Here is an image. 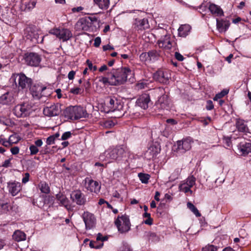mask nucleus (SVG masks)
<instances>
[{"instance_id":"nucleus-17","label":"nucleus","mask_w":251,"mask_h":251,"mask_svg":"<svg viewBox=\"0 0 251 251\" xmlns=\"http://www.w3.org/2000/svg\"><path fill=\"white\" fill-rule=\"evenodd\" d=\"M14 102V95L12 92H7L0 97V103L2 105H9Z\"/></svg>"},{"instance_id":"nucleus-57","label":"nucleus","mask_w":251,"mask_h":251,"mask_svg":"<svg viewBox=\"0 0 251 251\" xmlns=\"http://www.w3.org/2000/svg\"><path fill=\"white\" fill-rule=\"evenodd\" d=\"M29 176H30V175H29V173H25L24 175V177L22 178V183L24 184H25L26 182H27L29 181Z\"/></svg>"},{"instance_id":"nucleus-36","label":"nucleus","mask_w":251,"mask_h":251,"mask_svg":"<svg viewBox=\"0 0 251 251\" xmlns=\"http://www.w3.org/2000/svg\"><path fill=\"white\" fill-rule=\"evenodd\" d=\"M9 210L8 203L3 200H0V213H6Z\"/></svg>"},{"instance_id":"nucleus-26","label":"nucleus","mask_w":251,"mask_h":251,"mask_svg":"<svg viewBox=\"0 0 251 251\" xmlns=\"http://www.w3.org/2000/svg\"><path fill=\"white\" fill-rule=\"evenodd\" d=\"M106 104L109 108L108 111H114L118 108V101L114 98L108 97L106 99Z\"/></svg>"},{"instance_id":"nucleus-58","label":"nucleus","mask_w":251,"mask_h":251,"mask_svg":"<svg viewBox=\"0 0 251 251\" xmlns=\"http://www.w3.org/2000/svg\"><path fill=\"white\" fill-rule=\"evenodd\" d=\"M101 43V39L100 37H96L94 40V46L96 47H99Z\"/></svg>"},{"instance_id":"nucleus-27","label":"nucleus","mask_w":251,"mask_h":251,"mask_svg":"<svg viewBox=\"0 0 251 251\" xmlns=\"http://www.w3.org/2000/svg\"><path fill=\"white\" fill-rule=\"evenodd\" d=\"M28 89H29L33 97H39L41 93L46 89V87H42L38 85H33L32 84Z\"/></svg>"},{"instance_id":"nucleus-55","label":"nucleus","mask_w":251,"mask_h":251,"mask_svg":"<svg viewBox=\"0 0 251 251\" xmlns=\"http://www.w3.org/2000/svg\"><path fill=\"white\" fill-rule=\"evenodd\" d=\"M214 108V105L211 100L207 101L206 108L208 110H211Z\"/></svg>"},{"instance_id":"nucleus-18","label":"nucleus","mask_w":251,"mask_h":251,"mask_svg":"<svg viewBox=\"0 0 251 251\" xmlns=\"http://www.w3.org/2000/svg\"><path fill=\"white\" fill-rule=\"evenodd\" d=\"M86 188L91 192L98 193L100 191V185L98 181L88 179V182L86 184Z\"/></svg>"},{"instance_id":"nucleus-63","label":"nucleus","mask_w":251,"mask_h":251,"mask_svg":"<svg viewBox=\"0 0 251 251\" xmlns=\"http://www.w3.org/2000/svg\"><path fill=\"white\" fill-rule=\"evenodd\" d=\"M43 144V143L42 140L41 139H39L34 142V145L37 146V147L38 148V147H41L42 146Z\"/></svg>"},{"instance_id":"nucleus-16","label":"nucleus","mask_w":251,"mask_h":251,"mask_svg":"<svg viewBox=\"0 0 251 251\" xmlns=\"http://www.w3.org/2000/svg\"><path fill=\"white\" fill-rule=\"evenodd\" d=\"M236 127L238 131L243 133L245 135L251 137V133L249 131V128L245 122L242 119H238L236 120Z\"/></svg>"},{"instance_id":"nucleus-25","label":"nucleus","mask_w":251,"mask_h":251,"mask_svg":"<svg viewBox=\"0 0 251 251\" xmlns=\"http://www.w3.org/2000/svg\"><path fill=\"white\" fill-rule=\"evenodd\" d=\"M217 28L220 32H225L230 25V22L227 20L217 19Z\"/></svg>"},{"instance_id":"nucleus-50","label":"nucleus","mask_w":251,"mask_h":251,"mask_svg":"<svg viewBox=\"0 0 251 251\" xmlns=\"http://www.w3.org/2000/svg\"><path fill=\"white\" fill-rule=\"evenodd\" d=\"M36 2L34 1L29 2L25 4V9L27 10H31L35 6Z\"/></svg>"},{"instance_id":"nucleus-30","label":"nucleus","mask_w":251,"mask_h":251,"mask_svg":"<svg viewBox=\"0 0 251 251\" xmlns=\"http://www.w3.org/2000/svg\"><path fill=\"white\" fill-rule=\"evenodd\" d=\"M74 113V106H69L63 111V115L68 119L75 120Z\"/></svg>"},{"instance_id":"nucleus-43","label":"nucleus","mask_w":251,"mask_h":251,"mask_svg":"<svg viewBox=\"0 0 251 251\" xmlns=\"http://www.w3.org/2000/svg\"><path fill=\"white\" fill-rule=\"evenodd\" d=\"M138 176L140 180L143 183L147 184L149 182V180L150 178V175L147 174L139 173Z\"/></svg>"},{"instance_id":"nucleus-10","label":"nucleus","mask_w":251,"mask_h":251,"mask_svg":"<svg viewBox=\"0 0 251 251\" xmlns=\"http://www.w3.org/2000/svg\"><path fill=\"white\" fill-rule=\"evenodd\" d=\"M160 151V147L157 143L152 144L145 153V157L147 160L154 158Z\"/></svg>"},{"instance_id":"nucleus-34","label":"nucleus","mask_w":251,"mask_h":251,"mask_svg":"<svg viewBox=\"0 0 251 251\" xmlns=\"http://www.w3.org/2000/svg\"><path fill=\"white\" fill-rule=\"evenodd\" d=\"M99 81L105 85L108 84L110 85H113L110 72L108 71L107 73L106 76L100 77Z\"/></svg>"},{"instance_id":"nucleus-37","label":"nucleus","mask_w":251,"mask_h":251,"mask_svg":"<svg viewBox=\"0 0 251 251\" xmlns=\"http://www.w3.org/2000/svg\"><path fill=\"white\" fill-rule=\"evenodd\" d=\"M150 61H155L160 56V51L156 50H151L149 51Z\"/></svg>"},{"instance_id":"nucleus-20","label":"nucleus","mask_w":251,"mask_h":251,"mask_svg":"<svg viewBox=\"0 0 251 251\" xmlns=\"http://www.w3.org/2000/svg\"><path fill=\"white\" fill-rule=\"evenodd\" d=\"M150 101L149 95L145 94L141 96L137 100L138 105L144 109L148 107V104Z\"/></svg>"},{"instance_id":"nucleus-15","label":"nucleus","mask_w":251,"mask_h":251,"mask_svg":"<svg viewBox=\"0 0 251 251\" xmlns=\"http://www.w3.org/2000/svg\"><path fill=\"white\" fill-rule=\"evenodd\" d=\"M27 34L26 35L27 38L29 39L34 43H42L43 41L44 36L40 37L38 32L35 30H32L29 28L27 29Z\"/></svg>"},{"instance_id":"nucleus-49","label":"nucleus","mask_w":251,"mask_h":251,"mask_svg":"<svg viewBox=\"0 0 251 251\" xmlns=\"http://www.w3.org/2000/svg\"><path fill=\"white\" fill-rule=\"evenodd\" d=\"M217 248L213 245H208L203 248L202 251H217Z\"/></svg>"},{"instance_id":"nucleus-9","label":"nucleus","mask_w":251,"mask_h":251,"mask_svg":"<svg viewBox=\"0 0 251 251\" xmlns=\"http://www.w3.org/2000/svg\"><path fill=\"white\" fill-rule=\"evenodd\" d=\"M170 78L171 74L168 71L158 70L153 75V78L163 84H168Z\"/></svg>"},{"instance_id":"nucleus-60","label":"nucleus","mask_w":251,"mask_h":251,"mask_svg":"<svg viewBox=\"0 0 251 251\" xmlns=\"http://www.w3.org/2000/svg\"><path fill=\"white\" fill-rule=\"evenodd\" d=\"M95 244H96L95 242L91 241L89 243V246L91 248L99 249V248H101L103 245V244H102L100 246H97V245H96Z\"/></svg>"},{"instance_id":"nucleus-19","label":"nucleus","mask_w":251,"mask_h":251,"mask_svg":"<svg viewBox=\"0 0 251 251\" xmlns=\"http://www.w3.org/2000/svg\"><path fill=\"white\" fill-rule=\"evenodd\" d=\"M56 199L59 201V204L64 206L67 210L69 211L72 210L71 206L69 203V201L64 195L59 193L56 195Z\"/></svg>"},{"instance_id":"nucleus-23","label":"nucleus","mask_w":251,"mask_h":251,"mask_svg":"<svg viewBox=\"0 0 251 251\" xmlns=\"http://www.w3.org/2000/svg\"><path fill=\"white\" fill-rule=\"evenodd\" d=\"M158 44L160 48L169 50L172 48V43L170 40V35H165L163 38H161L158 41Z\"/></svg>"},{"instance_id":"nucleus-33","label":"nucleus","mask_w":251,"mask_h":251,"mask_svg":"<svg viewBox=\"0 0 251 251\" xmlns=\"http://www.w3.org/2000/svg\"><path fill=\"white\" fill-rule=\"evenodd\" d=\"M95 3L102 10L107 9L109 6V0H94Z\"/></svg>"},{"instance_id":"nucleus-54","label":"nucleus","mask_w":251,"mask_h":251,"mask_svg":"<svg viewBox=\"0 0 251 251\" xmlns=\"http://www.w3.org/2000/svg\"><path fill=\"white\" fill-rule=\"evenodd\" d=\"M224 142L227 147H230L231 146V139L228 137H225L224 138Z\"/></svg>"},{"instance_id":"nucleus-4","label":"nucleus","mask_w":251,"mask_h":251,"mask_svg":"<svg viewBox=\"0 0 251 251\" xmlns=\"http://www.w3.org/2000/svg\"><path fill=\"white\" fill-rule=\"evenodd\" d=\"M12 79H13L19 89L25 91H27L32 84V80L23 73L13 75L12 76Z\"/></svg>"},{"instance_id":"nucleus-8","label":"nucleus","mask_w":251,"mask_h":251,"mask_svg":"<svg viewBox=\"0 0 251 251\" xmlns=\"http://www.w3.org/2000/svg\"><path fill=\"white\" fill-rule=\"evenodd\" d=\"M24 58L26 64L33 67L38 66L41 61V56L35 52L25 53Z\"/></svg>"},{"instance_id":"nucleus-41","label":"nucleus","mask_w":251,"mask_h":251,"mask_svg":"<svg viewBox=\"0 0 251 251\" xmlns=\"http://www.w3.org/2000/svg\"><path fill=\"white\" fill-rule=\"evenodd\" d=\"M183 182L191 188L196 184V178L194 176H191Z\"/></svg>"},{"instance_id":"nucleus-2","label":"nucleus","mask_w":251,"mask_h":251,"mask_svg":"<svg viewBox=\"0 0 251 251\" xmlns=\"http://www.w3.org/2000/svg\"><path fill=\"white\" fill-rule=\"evenodd\" d=\"M104 153L107 160L109 162L113 160L119 161L124 160L127 155L126 148L121 146L110 148Z\"/></svg>"},{"instance_id":"nucleus-59","label":"nucleus","mask_w":251,"mask_h":251,"mask_svg":"<svg viewBox=\"0 0 251 251\" xmlns=\"http://www.w3.org/2000/svg\"><path fill=\"white\" fill-rule=\"evenodd\" d=\"M175 56L176 58L179 61H183L184 59L183 56L178 52H175Z\"/></svg>"},{"instance_id":"nucleus-46","label":"nucleus","mask_w":251,"mask_h":251,"mask_svg":"<svg viewBox=\"0 0 251 251\" xmlns=\"http://www.w3.org/2000/svg\"><path fill=\"white\" fill-rule=\"evenodd\" d=\"M9 140L11 145L17 143L20 140V137L17 134H13L10 136Z\"/></svg>"},{"instance_id":"nucleus-40","label":"nucleus","mask_w":251,"mask_h":251,"mask_svg":"<svg viewBox=\"0 0 251 251\" xmlns=\"http://www.w3.org/2000/svg\"><path fill=\"white\" fill-rule=\"evenodd\" d=\"M181 169L177 168L174 170V171L171 174L169 177V180L170 181H175L177 179L179 176L180 174Z\"/></svg>"},{"instance_id":"nucleus-62","label":"nucleus","mask_w":251,"mask_h":251,"mask_svg":"<svg viewBox=\"0 0 251 251\" xmlns=\"http://www.w3.org/2000/svg\"><path fill=\"white\" fill-rule=\"evenodd\" d=\"M10 151L13 154H17L19 152V148L18 147H14L11 149Z\"/></svg>"},{"instance_id":"nucleus-24","label":"nucleus","mask_w":251,"mask_h":251,"mask_svg":"<svg viewBox=\"0 0 251 251\" xmlns=\"http://www.w3.org/2000/svg\"><path fill=\"white\" fill-rule=\"evenodd\" d=\"M134 25L137 30H144L148 28L149 27L148 20L145 18L136 19Z\"/></svg>"},{"instance_id":"nucleus-45","label":"nucleus","mask_w":251,"mask_h":251,"mask_svg":"<svg viewBox=\"0 0 251 251\" xmlns=\"http://www.w3.org/2000/svg\"><path fill=\"white\" fill-rule=\"evenodd\" d=\"M229 90L227 89H224L220 93H219L216 95L215 97L213 98L214 100H218L225 96L228 94Z\"/></svg>"},{"instance_id":"nucleus-14","label":"nucleus","mask_w":251,"mask_h":251,"mask_svg":"<svg viewBox=\"0 0 251 251\" xmlns=\"http://www.w3.org/2000/svg\"><path fill=\"white\" fill-rule=\"evenodd\" d=\"M7 189L12 196H15L22 189L21 184L16 181H9L7 183Z\"/></svg>"},{"instance_id":"nucleus-61","label":"nucleus","mask_w":251,"mask_h":251,"mask_svg":"<svg viewBox=\"0 0 251 251\" xmlns=\"http://www.w3.org/2000/svg\"><path fill=\"white\" fill-rule=\"evenodd\" d=\"M81 89L78 88H72L70 90V92L75 95H77L80 93Z\"/></svg>"},{"instance_id":"nucleus-32","label":"nucleus","mask_w":251,"mask_h":251,"mask_svg":"<svg viewBox=\"0 0 251 251\" xmlns=\"http://www.w3.org/2000/svg\"><path fill=\"white\" fill-rule=\"evenodd\" d=\"M209 10L213 14H216L218 16L223 15V11L220 7L214 4H211L209 6Z\"/></svg>"},{"instance_id":"nucleus-11","label":"nucleus","mask_w":251,"mask_h":251,"mask_svg":"<svg viewBox=\"0 0 251 251\" xmlns=\"http://www.w3.org/2000/svg\"><path fill=\"white\" fill-rule=\"evenodd\" d=\"M71 199L78 205H83L86 202L85 195L80 190L73 191L71 194Z\"/></svg>"},{"instance_id":"nucleus-3","label":"nucleus","mask_w":251,"mask_h":251,"mask_svg":"<svg viewBox=\"0 0 251 251\" xmlns=\"http://www.w3.org/2000/svg\"><path fill=\"white\" fill-rule=\"evenodd\" d=\"M33 105L28 101L21 102L15 106L13 109V114L17 118H26L33 112Z\"/></svg>"},{"instance_id":"nucleus-29","label":"nucleus","mask_w":251,"mask_h":251,"mask_svg":"<svg viewBox=\"0 0 251 251\" xmlns=\"http://www.w3.org/2000/svg\"><path fill=\"white\" fill-rule=\"evenodd\" d=\"M12 238L15 241L20 242L26 239V234L20 230H17L14 232Z\"/></svg>"},{"instance_id":"nucleus-6","label":"nucleus","mask_w":251,"mask_h":251,"mask_svg":"<svg viewBox=\"0 0 251 251\" xmlns=\"http://www.w3.org/2000/svg\"><path fill=\"white\" fill-rule=\"evenodd\" d=\"M119 231L121 233L127 232L130 229V223L129 218L127 216L124 215L120 217L118 216L115 222Z\"/></svg>"},{"instance_id":"nucleus-39","label":"nucleus","mask_w":251,"mask_h":251,"mask_svg":"<svg viewBox=\"0 0 251 251\" xmlns=\"http://www.w3.org/2000/svg\"><path fill=\"white\" fill-rule=\"evenodd\" d=\"M179 190L180 191L183 192L185 193L189 192L190 195H192L193 193V191L190 189V188L184 182L179 184Z\"/></svg>"},{"instance_id":"nucleus-22","label":"nucleus","mask_w":251,"mask_h":251,"mask_svg":"<svg viewBox=\"0 0 251 251\" xmlns=\"http://www.w3.org/2000/svg\"><path fill=\"white\" fill-rule=\"evenodd\" d=\"M238 148L242 155H246L249 153H251V143L241 142L238 145Z\"/></svg>"},{"instance_id":"nucleus-1","label":"nucleus","mask_w":251,"mask_h":251,"mask_svg":"<svg viewBox=\"0 0 251 251\" xmlns=\"http://www.w3.org/2000/svg\"><path fill=\"white\" fill-rule=\"evenodd\" d=\"M113 80V86H118L124 84L127 77L131 75V71L128 67H121L113 69L110 71Z\"/></svg>"},{"instance_id":"nucleus-31","label":"nucleus","mask_w":251,"mask_h":251,"mask_svg":"<svg viewBox=\"0 0 251 251\" xmlns=\"http://www.w3.org/2000/svg\"><path fill=\"white\" fill-rule=\"evenodd\" d=\"M89 24L88 20L86 19H81L77 22L76 25L78 29L87 30L89 28Z\"/></svg>"},{"instance_id":"nucleus-52","label":"nucleus","mask_w":251,"mask_h":251,"mask_svg":"<svg viewBox=\"0 0 251 251\" xmlns=\"http://www.w3.org/2000/svg\"><path fill=\"white\" fill-rule=\"evenodd\" d=\"M86 63L88 65L89 69L90 70H93V71H95L97 70V67L96 66H93L92 63L89 60H87Z\"/></svg>"},{"instance_id":"nucleus-51","label":"nucleus","mask_w":251,"mask_h":251,"mask_svg":"<svg viewBox=\"0 0 251 251\" xmlns=\"http://www.w3.org/2000/svg\"><path fill=\"white\" fill-rule=\"evenodd\" d=\"M72 135V133L70 131H67L64 132L61 138V139L62 140H65L70 138Z\"/></svg>"},{"instance_id":"nucleus-64","label":"nucleus","mask_w":251,"mask_h":251,"mask_svg":"<svg viewBox=\"0 0 251 251\" xmlns=\"http://www.w3.org/2000/svg\"><path fill=\"white\" fill-rule=\"evenodd\" d=\"M75 72L74 71H70L68 74V78L70 80H73L74 78L75 75Z\"/></svg>"},{"instance_id":"nucleus-35","label":"nucleus","mask_w":251,"mask_h":251,"mask_svg":"<svg viewBox=\"0 0 251 251\" xmlns=\"http://www.w3.org/2000/svg\"><path fill=\"white\" fill-rule=\"evenodd\" d=\"M190 26L188 25H181L178 29L179 36L182 37L186 36L190 31Z\"/></svg>"},{"instance_id":"nucleus-38","label":"nucleus","mask_w":251,"mask_h":251,"mask_svg":"<svg viewBox=\"0 0 251 251\" xmlns=\"http://www.w3.org/2000/svg\"><path fill=\"white\" fill-rule=\"evenodd\" d=\"M187 207L196 215V217H199L201 216V213L199 212L197 207L194 206V205L191 202H188L187 204Z\"/></svg>"},{"instance_id":"nucleus-5","label":"nucleus","mask_w":251,"mask_h":251,"mask_svg":"<svg viewBox=\"0 0 251 251\" xmlns=\"http://www.w3.org/2000/svg\"><path fill=\"white\" fill-rule=\"evenodd\" d=\"M49 33L55 35L63 42L67 41L73 37V34L71 30L65 28H54L50 29Z\"/></svg>"},{"instance_id":"nucleus-12","label":"nucleus","mask_w":251,"mask_h":251,"mask_svg":"<svg viewBox=\"0 0 251 251\" xmlns=\"http://www.w3.org/2000/svg\"><path fill=\"white\" fill-rule=\"evenodd\" d=\"M193 141L191 137H187L177 142V150L182 153L185 152L191 148Z\"/></svg>"},{"instance_id":"nucleus-44","label":"nucleus","mask_w":251,"mask_h":251,"mask_svg":"<svg viewBox=\"0 0 251 251\" xmlns=\"http://www.w3.org/2000/svg\"><path fill=\"white\" fill-rule=\"evenodd\" d=\"M145 235L147 236L149 240L152 241H157L158 240V237L156 234L152 232L148 231L145 233Z\"/></svg>"},{"instance_id":"nucleus-7","label":"nucleus","mask_w":251,"mask_h":251,"mask_svg":"<svg viewBox=\"0 0 251 251\" xmlns=\"http://www.w3.org/2000/svg\"><path fill=\"white\" fill-rule=\"evenodd\" d=\"M61 105L58 103L47 104L43 109L46 116L54 117L58 116L61 112Z\"/></svg>"},{"instance_id":"nucleus-53","label":"nucleus","mask_w":251,"mask_h":251,"mask_svg":"<svg viewBox=\"0 0 251 251\" xmlns=\"http://www.w3.org/2000/svg\"><path fill=\"white\" fill-rule=\"evenodd\" d=\"M114 123L111 120L105 121L103 124L104 126L106 128H110L114 126Z\"/></svg>"},{"instance_id":"nucleus-21","label":"nucleus","mask_w":251,"mask_h":251,"mask_svg":"<svg viewBox=\"0 0 251 251\" xmlns=\"http://www.w3.org/2000/svg\"><path fill=\"white\" fill-rule=\"evenodd\" d=\"M74 113L75 120L88 117L86 110L81 106H74Z\"/></svg>"},{"instance_id":"nucleus-42","label":"nucleus","mask_w":251,"mask_h":251,"mask_svg":"<svg viewBox=\"0 0 251 251\" xmlns=\"http://www.w3.org/2000/svg\"><path fill=\"white\" fill-rule=\"evenodd\" d=\"M41 191L45 194H48L50 192L49 185L45 182H41L39 185Z\"/></svg>"},{"instance_id":"nucleus-56","label":"nucleus","mask_w":251,"mask_h":251,"mask_svg":"<svg viewBox=\"0 0 251 251\" xmlns=\"http://www.w3.org/2000/svg\"><path fill=\"white\" fill-rule=\"evenodd\" d=\"M55 137L54 136H50L47 138L46 143L48 145H51L54 143Z\"/></svg>"},{"instance_id":"nucleus-48","label":"nucleus","mask_w":251,"mask_h":251,"mask_svg":"<svg viewBox=\"0 0 251 251\" xmlns=\"http://www.w3.org/2000/svg\"><path fill=\"white\" fill-rule=\"evenodd\" d=\"M29 150L30 151V154L31 155L37 154L39 151L38 148L34 145H30L29 147Z\"/></svg>"},{"instance_id":"nucleus-47","label":"nucleus","mask_w":251,"mask_h":251,"mask_svg":"<svg viewBox=\"0 0 251 251\" xmlns=\"http://www.w3.org/2000/svg\"><path fill=\"white\" fill-rule=\"evenodd\" d=\"M140 60L143 62H151L149 52L142 53L140 55Z\"/></svg>"},{"instance_id":"nucleus-13","label":"nucleus","mask_w":251,"mask_h":251,"mask_svg":"<svg viewBox=\"0 0 251 251\" xmlns=\"http://www.w3.org/2000/svg\"><path fill=\"white\" fill-rule=\"evenodd\" d=\"M83 221L85 225L87 230L92 228L95 224V218L94 215L88 211H85L81 216Z\"/></svg>"},{"instance_id":"nucleus-28","label":"nucleus","mask_w":251,"mask_h":251,"mask_svg":"<svg viewBox=\"0 0 251 251\" xmlns=\"http://www.w3.org/2000/svg\"><path fill=\"white\" fill-rule=\"evenodd\" d=\"M168 100L167 95H163L161 96L158 100L157 105L158 108L161 109H167L168 108Z\"/></svg>"}]
</instances>
